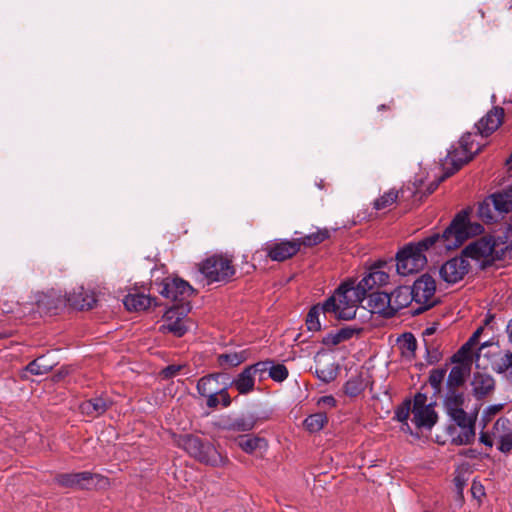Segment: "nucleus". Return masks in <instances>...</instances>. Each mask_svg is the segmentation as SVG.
Here are the masks:
<instances>
[{
	"mask_svg": "<svg viewBox=\"0 0 512 512\" xmlns=\"http://www.w3.org/2000/svg\"><path fill=\"white\" fill-rule=\"evenodd\" d=\"M466 371L461 366L452 367L448 379L447 386L449 390H456V388L462 386L465 382Z\"/></svg>",
	"mask_w": 512,
	"mask_h": 512,
	"instance_id": "f704fd0d",
	"label": "nucleus"
},
{
	"mask_svg": "<svg viewBox=\"0 0 512 512\" xmlns=\"http://www.w3.org/2000/svg\"><path fill=\"white\" fill-rule=\"evenodd\" d=\"M185 316L186 313L181 314L180 309H168L164 315L166 323L162 328L173 333L177 337H182L188 330Z\"/></svg>",
	"mask_w": 512,
	"mask_h": 512,
	"instance_id": "f3484780",
	"label": "nucleus"
},
{
	"mask_svg": "<svg viewBox=\"0 0 512 512\" xmlns=\"http://www.w3.org/2000/svg\"><path fill=\"white\" fill-rule=\"evenodd\" d=\"M448 416L459 426V428L475 424L476 421V417L468 415L463 408L450 412Z\"/></svg>",
	"mask_w": 512,
	"mask_h": 512,
	"instance_id": "79ce46f5",
	"label": "nucleus"
},
{
	"mask_svg": "<svg viewBox=\"0 0 512 512\" xmlns=\"http://www.w3.org/2000/svg\"><path fill=\"white\" fill-rule=\"evenodd\" d=\"M93 480H97L96 485L101 487H105L109 484V481L106 477L100 474H93L88 471L78 473H63L58 474L55 477L56 483L63 487L89 488L90 482Z\"/></svg>",
	"mask_w": 512,
	"mask_h": 512,
	"instance_id": "9d476101",
	"label": "nucleus"
},
{
	"mask_svg": "<svg viewBox=\"0 0 512 512\" xmlns=\"http://www.w3.org/2000/svg\"><path fill=\"white\" fill-rule=\"evenodd\" d=\"M237 445L246 453L254 454L256 452H263L267 449V442L264 438L251 436V435H241L236 438Z\"/></svg>",
	"mask_w": 512,
	"mask_h": 512,
	"instance_id": "aec40b11",
	"label": "nucleus"
},
{
	"mask_svg": "<svg viewBox=\"0 0 512 512\" xmlns=\"http://www.w3.org/2000/svg\"><path fill=\"white\" fill-rule=\"evenodd\" d=\"M495 381L492 376L482 373H475L472 380L473 393L477 398H482L491 393L494 389Z\"/></svg>",
	"mask_w": 512,
	"mask_h": 512,
	"instance_id": "412c9836",
	"label": "nucleus"
},
{
	"mask_svg": "<svg viewBox=\"0 0 512 512\" xmlns=\"http://www.w3.org/2000/svg\"><path fill=\"white\" fill-rule=\"evenodd\" d=\"M318 404L334 407L336 405V400L333 396H323L319 399Z\"/></svg>",
	"mask_w": 512,
	"mask_h": 512,
	"instance_id": "5fc2aeb1",
	"label": "nucleus"
},
{
	"mask_svg": "<svg viewBox=\"0 0 512 512\" xmlns=\"http://www.w3.org/2000/svg\"><path fill=\"white\" fill-rule=\"evenodd\" d=\"M483 327H479L469 338V340L453 355V362H461L469 360L471 357V350L478 344L480 335L483 332Z\"/></svg>",
	"mask_w": 512,
	"mask_h": 512,
	"instance_id": "cd10ccee",
	"label": "nucleus"
},
{
	"mask_svg": "<svg viewBox=\"0 0 512 512\" xmlns=\"http://www.w3.org/2000/svg\"><path fill=\"white\" fill-rule=\"evenodd\" d=\"M193 287L186 281L180 278L167 279L160 290V294L165 298L178 302L173 308L180 309L181 314L187 313L190 310L188 299L193 295Z\"/></svg>",
	"mask_w": 512,
	"mask_h": 512,
	"instance_id": "6e6552de",
	"label": "nucleus"
},
{
	"mask_svg": "<svg viewBox=\"0 0 512 512\" xmlns=\"http://www.w3.org/2000/svg\"><path fill=\"white\" fill-rule=\"evenodd\" d=\"M501 406H492L490 410H493V412H498L500 410Z\"/></svg>",
	"mask_w": 512,
	"mask_h": 512,
	"instance_id": "680f3d73",
	"label": "nucleus"
},
{
	"mask_svg": "<svg viewBox=\"0 0 512 512\" xmlns=\"http://www.w3.org/2000/svg\"><path fill=\"white\" fill-rule=\"evenodd\" d=\"M464 404V395L456 390H449L445 399V409L447 414L462 409Z\"/></svg>",
	"mask_w": 512,
	"mask_h": 512,
	"instance_id": "72a5a7b5",
	"label": "nucleus"
},
{
	"mask_svg": "<svg viewBox=\"0 0 512 512\" xmlns=\"http://www.w3.org/2000/svg\"><path fill=\"white\" fill-rule=\"evenodd\" d=\"M464 455L469 457V458H477L478 456V453L476 450L474 449H468L464 452Z\"/></svg>",
	"mask_w": 512,
	"mask_h": 512,
	"instance_id": "4d7b16f0",
	"label": "nucleus"
},
{
	"mask_svg": "<svg viewBox=\"0 0 512 512\" xmlns=\"http://www.w3.org/2000/svg\"><path fill=\"white\" fill-rule=\"evenodd\" d=\"M386 263L379 262L371 266L367 274L360 280L367 293L376 287L383 286L389 281V274L384 270Z\"/></svg>",
	"mask_w": 512,
	"mask_h": 512,
	"instance_id": "dca6fc26",
	"label": "nucleus"
},
{
	"mask_svg": "<svg viewBox=\"0 0 512 512\" xmlns=\"http://www.w3.org/2000/svg\"><path fill=\"white\" fill-rule=\"evenodd\" d=\"M111 405L112 401L109 398L98 396L82 402L79 409L82 414L96 418L104 414Z\"/></svg>",
	"mask_w": 512,
	"mask_h": 512,
	"instance_id": "6ab92c4d",
	"label": "nucleus"
},
{
	"mask_svg": "<svg viewBox=\"0 0 512 512\" xmlns=\"http://www.w3.org/2000/svg\"><path fill=\"white\" fill-rule=\"evenodd\" d=\"M289 375L288 369L283 364H271L269 377L276 382H283Z\"/></svg>",
	"mask_w": 512,
	"mask_h": 512,
	"instance_id": "09e8293b",
	"label": "nucleus"
},
{
	"mask_svg": "<svg viewBox=\"0 0 512 512\" xmlns=\"http://www.w3.org/2000/svg\"><path fill=\"white\" fill-rule=\"evenodd\" d=\"M492 433L489 434L487 432H482L480 434V442L483 443L484 445L488 446V447H492L493 446V441H492Z\"/></svg>",
	"mask_w": 512,
	"mask_h": 512,
	"instance_id": "603ef678",
	"label": "nucleus"
},
{
	"mask_svg": "<svg viewBox=\"0 0 512 512\" xmlns=\"http://www.w3.org/2000/svg\"><path fill=\"white\" fill-rule=\"evenodd\" d=\"M472 493L473 495H477V493L483 494V487L482 485H477L476 483H473L472 485Z\"/></svg>",
	"mask_w": 512,
	"mask_h": 512,
	"instance_id": "6e6d98bb",
	"label": "nucleus"
},
{
	"mask_svg": "<svg viewBox=\"0 0 512 512\" xmlns=\"http://www.w3.org/2000/svg\"><path fill=\"white\" fill-rule=\"evenodd\" d=\"M178 445L182 447L190 456L201 463L211 466H223L228 462V458L222 455L212 444L203 442L199 437L185 435L180 437Z\"/></svg>",
	"mask_w": 512,
	"mask_h": 512,
	"instance_id": "20e7f679",
	"label": "nucleus"
},
{
	"mask_svg": "<svg viewBox=\"0 0 512 512\" xmlns=\"http://www.w3.org/2000/svg\"><path fill=\"white\" fill-rule=\"evenodd\" d=\"M361 330L351 327H344L336 332H331L323 338V343L327 346H336L344 341L351 339L355 334H358Z\"/></svg>",
	"mask_w": 512,
	"mask_h": 512,
	"instance_id": "a878e982",
	"label": "nucleus"
},
{
	"mask_svg": "<svg viewBox=\"0 0 512 512\" xmlns=\"http://www.w3.org/2000/svg\"><path fill=\"white\" fill-rule=\"evenodd\" d=\"M492 248L493 254L491 255V262L504 260L512 251V241L507 240L506 237L493 236Z\"/></svg>",
	"mask_w": 512,
	"mask_h": 512,
	"instance_id": "c756f323",
	"label": "nucleus"
},
{
	"mask_svg": "<svg viewBox=\"0 0 512 512\" xmlns=\"http://www.w3.org/2000/svg\"><path fill=\"white\" fill-rule=\"evenodd\" d=\"M327 421L328 418L326 414L319 412L308 416L304 421V425L310 432H318L324 427Z\"/></svg>",
	"mask_w": 512,
	"mask_h": 512,
	"instance_id": "e433bc0d",
	"label": "nucleus"
},
{
	"mask_svg": "<svg viewBox=\"0 0 512 512\" xmlns=\"http://www.w3.org/2000/svg\"><path fill=\"white\" fill-rule=\"evenodd\" d=\"M368 295L360 281L356 284L354 280H349L335 291L323 303L325 312L334 313L335 317L342 320H351L355 317L358 305Z\"/></svg>",
	"mask_w": 512,
	"mask_h": 512,
	"instance_id": "f03ea898",
	"label": "nucleus"
},
{
	"mask_svg": "<svg viewBox=\"0 0 512 512\" xmlns=\"http://www.w3.org/2000/svg\"><path fill=\"white\" fill-rule=\"evenodd\" d=\"M493 439L499 442L498 449L507 453L512 450V422L507 418H499L492 428Z\"/></svg>",
	"mask_w": 512,
	"mask_h": 512,
	"instance_id": "ddd939ff",
	"label": "nucleus"
},
{
	"mask_svg": "<svg viewBox=\"0 0 512 512\" xmlns=\"http://www.w3.org/2000/svg\"><path fill=\"white\" fill-rule=\"evenodd\" d=\"M248 358V352L242 350L240 352L223 353L217 356V362L223 369H229L236 367L246 361Z\"/></svg>",
	"mask_w": 512,
	"mask_h": 512,
	"instance_id": "bb28decb",
	"label": "nucleus"
},
{
	"mask_svg": "<svg viewBox=\"0 0 512 512\" xmlns=\"http://www.w3.org/2000/svg\"><path fill=\"white\" fill-rule=\"evenodd\" d=\"M483 232V226L471 222L466 210L458 213L443 234H433L416 243H408L396 254V270L399 275L408 276L422 270L427 264L425 252L436 243L442 242L451 250L462 245L468 238Z\"/></svg>",
	"mask_w": 512,
	"mask_h": 512,
	"instance_id": "f257e3e1",
	"label": "nucleus"
},
{
	"mask_svg": "<svg viewBox=\"0 0 512 512\" xmlns=\"http://www.w3.org/2000/svg\"><path fill=\"white\" fill-rule=\"evenodd\" d=\"M67 302L71 307L78 310H88L93 308L96 300L93 295L89 294L81 287L78 292L69 294Z\"/></svg>",
	"mask_w": 512,
	"mask_h": 512,
	"instance_id": "5701e85b",
	"label": "nucleus"
},
{
	"mask_svg": "<svg viewBox=\"0 0 512 512\" xmlns=\"http://www.w3.org/2000/svg\"><path fill=\"white\" fill-rule=\"evenodd\" d=\"M330 237L328 229H319L316 232L305 235L304 237L296 238L299 243V249L301 246L313 247L318 245Z\"/></svg>",
	"mask_w": 512,
	"mask_h": 512,
	"instance_id": "2f4dec72",
	"label": "nucleus"
},
{
	"mask_svg": "<svg viewBox=\"0 0 512 512\" xmlns=\"http://www.w3.org/2000/svg\"><path fill=\"white\" fill-rule=\"evenodd\" d=\"M458 157H463V154H461V152H459Z\"/></svg>",
	"mask_w": 512,
	"mask_h": 512,
	"instance_id": "e2e57ef3",
	"label": "nucleus"
},
{
	"mask_svg": "<svg viewBox=\"0 0 512 512\" xmlns=\"http://www.w3.org/2000/svg\"><path fill=\"white\" fill-rule=\"evenodd\" d=\"M427 397L424 394L418 393L413 400L412 408V422L419 429H431L436 421L437 414L430 404H426Z\"/></svg>",
	"mask_w": 512,
	"mask_h": 512,
	"instance_id": "1a4fd4ad",
	"label": "nucleus"
},
{
	"mask_svg": "<svg viewBox=\"0 0 512 512\" xmlns=\"http://www.w3.org/2000/svg\"><path fill=\"white\" fill-rule=\"evenodd\" d=\"M272 361L271 360H265V361H259L255 364L247 366V368H251V372L255 376L258 374L260 378H263L264 374L266 372H270Z\"/></svg>",
	"mask_w": 512,
	"mask_h": 512,
	"instance_id": "3c124183",
	"label": "nucleus"
},
{
	"mask_svg": "<svg viewBox=\"0 0 512 512\" xmlns=\"http://www.w3.org/2000/svg\"><path fill=\"white\" fill-rule=\"evenodd\" d=\"M208 283L229 281L235 274L232 260L222 255H213L198 266Z\"/></svg>",
	"mask_w": 512,
	"mask_h": 512,
	"instance_id": "0eeeda50",
	"label": "nucleus"
},
{
	"mask_svg": "<svg viewBox=\"0 0 512 512\" xmlns=\"http://www.w3.org/2000/svg\"><path fill=\"white\" fill-rule=\"evenodd\" d=\"M494 210L499 214H506L512 211V189L494 193L490 196Z\"/></svg>",
	"mask_w": 512,
	"mask_h": 512,
	"instance_id": "c85d7f7f",
	"label": "nucleus"
},
{
	"mask_svg": "<svg viewBox=\"0 0 512 512\" xmlns=\"http://www.w3.org/2000/svg\"><path fill=\"white\" fill-rule=\"evenodd\" d=\"M399 345L402 351V354L405 356H411L415 353L417 348L416 338L411 333H405L399 339Z\"/></svg>",
	"mask_w": 512,
	"mask_h": 512,
	"instance_id": "a19ab883",
	"label": "nucleus"
},
{
	"mask_svg": "<svg viewBox=\"0 0 512 512\" xmlns=\"http://www.w3.org/2000/svg\"><path fill=\"white\" fill-rule=\"evenodd\" d=\"M370 302L374 304L373 311L376 313H383L387 316H392L391 311V296L385 292H373L369 294Z\"/></svg>",
	"mask_w": 512,
	"mask_h": 512,
	"instance_id": "393cba45",
	"label": "nucleus"
},
{
	"mask_svg": "<svg viewBox=\"0 0 512 512\" xmlns=\"http://www.w3.org/2000/svg\"><path fill=\"white\" fill-rule=\"evenodd\" d=\"M494 212V204L490 197L486 198L483 202L479 203L477 215L482 221L487 223L495 221L496 217Z\"/></svg>",
	"mask_w": 512,
	"mask_h": 512,
	"instance_id": "c9c22d12",
	"label": "nucleus"
},
{
	"mask_svg": "<svg viewBox=\"0 0 512 512\" xmlns=\"http://www.w3.org/2000/svg\"><path fill=\"white\" fill-rule=\"evenodd\" d=\"M493 370L498 374H503L511 370L512 374V351L505 349L500 351L493 362Z\"/></svg>",
	"mask_w": 512,
	"mask_h": 512,
	"instance_id": "473e14b6",
	"label": "nucleus"
},
{
	"mask_svg": "<svg viewBox=\"0 0 512 512\" xmlns=\"http://www.w3.org/2000/svg\"><path fill=\"white\" fill-rule=\"evenodd\" d=\"M220 373H213L201 377L197 382L198 393L206 398V405L209 408H216L219 403L224 407L231 404V398L227 389L220 388L219 377Z\"/></svg>",
	"mask_w": 512,
	"mask_h": 512,
	"instance_id": "423d86ee",
	"label": "nucleus"
},
{
	"mask_svg": "<svg viewBox=\"0 0 512 512\" xmlns=\"http://www.w3.org/2000/svg\"><path fill=\"white\" fill-rule=\"evenodd\" d=\"M413 403L410 400L403 402L395 410V418L409 429L408 419L410 413H412Z\"/></svg>",
	"mask_w": 512,
	"mask_h": 512,
	"instance_id": "a18cd8bd",
	"label": "nucleus"
},
{
	"mask_svg": "<svg viewBox=\"0 0 512 512\" xmlns=\"http://www.w3.org/2000/svg\"><path fill=\"white\" fill-rule=\"evenodd\" d=\"M503 119L504 109L496 106L489 110L475 126L482 137H487L500 127Z\"/></svg>",
	"mask_w": 512,
	"mask_h": 512,
	"instance_id": "4468645a",
	"label": "nucleus"
},
{
	"mask_svg": "<svg viewBox=\"0 0 512 512\" xmlns=\"http://www.w3.org/2000/svg\"><path fill=\"white\" fill-rule=\"evenodd\" d=\"M445 376H446L445 368H437V369L431 370L430 375H429V384L434 389V392L436 394H439L441 392L442 383L444 381Z\"/></svg>",
	"mask_w": 512,
	"mask_h": 512,
	"instance_id": "c03bdc74",
	"label": "nucleus"
},
{
	"mask_svg": "<svg viewBox=\"0 0 512 512\" xmlns=\"http://www.w3.org/2000/svg\"><path fill=\"white\" fill-rule=\"evenodd\" d=\"M477 134L465 133L459 140V147L448 151L442 162L443 169H446V176H452L463 165L473 159L483 147V144L476 141Z\"/></svg>",
	"mask_w": 512,
	"mask_h": 512,
	"instance_id": "7ed1b4c3",
	"label": "nucleus"
},
{
	"mask_svg": "<svg viewBox=\"0 0 512 512\" xmlns=\"http://www.w3.org/2000/svg\"><path fill=\"white\" fill-rule=\"evenodd\" d=\"M506 332H507L509 341L512 343V319L509 321V323L506 327Z\"/></svg>",
	"mask_w": 512,
	"mask_h": 512,
	"instance_id": "13d9d810",
	"label": "nucleus"
},
{
	"mask_svg": "<svg viewBox=\"0 0 512 512\" xmlns=\"http://www.w3.org/2000/svg\"><path fill=\"white\" fill-rule=\"evenodd\" d=\"M337 367L331 360L318 359L316 361L315 374L324 383H330L337 377Z\"/></svg>",
	"mask_w": 512,
	"mask_h": 512,
	"instance_id": "b1692460",
	"label": "nucleus"
},
{
	"mask_svg": "<svg viewBox=\"0 0 512 512\" xmlns=\"http://www.w3.org/2000/svg\"><path fill=\"white\" fill-rule=\"evenodd\" d=\"M460 433L453 438V443L456 445H467L475 439V424L468 425L467 427H461Z\"/></svg>",
	"mask_w": 512,
	"mask_h": 512,
	"instance_id": "ea45409f",
	"label": "nucleus"
},
{
	"mask_svg": "<svg viewBox=\"0 0 512 512\" xmlns=\"http://www.w3.org/2000/svg\"><path fill=\"white\" fill-rule=\"evenodd\" d=\"M435 328L434 327H430V328H427L424 332L425 335H432L434 332H435Z\"/></svg>",
	"mask_w": 512,
	"mask_h": 512,
	"instance_id": "bf43d9fd",
	"label": "nucleus"
},
{
	"mask_svg": "<svg viewBox=\"0 0 512 512\" xmlns=\"http://www.w3.org/2000/svg\"><path fill=\"white\" fill-rule=\"evenodd\" d=\"M468 272V263L464 258L456 257L444 263L440 269L442 279L447 283H456Z\"/></svg>",
	"mask_w": 512,
	"mask_h": 512,
	"instance_id": "2eb2a0df",
	"label": "nucleus"
},
{
	"mask_svg": "<svg viewBox=\"0 0 512 512\" xmlns=\"http://www.w3.org/2000/svg\"><path fill=\"white\" fill-rule=\"evenodd\" d=\"M390 296L392 315L403 308H409L412 314L414 300L410 286L397 287Z\"/></svg>",
	"mask_w": 512,
	"mask_h": 512,
	"instance_id": "a211bd4d",
	"label": "nucleus"
},
{
	"mask_svg": "<svg viewBox=\"0 0 512 512\" xmlns=\"http://www.w3.org/2000/svg\"><path fill=\"white\" fill-rule=\"evenodd\" d=\"M152 299L144 294H128L124 298V306L129 311H141L150 307Z\"/></svg>",
	"mask_w": 512,
	"mask_h": 512,
	"instance_id": "7c9ffc66",
	"label": "nucleus"
},
{
	"mask_svg": "<svg viewBox=\"0 0 512 512\" xmlns=\"http://www.w3.org/2000/svg\"><path fill=\"white\" fill-rule=\"evenodd\" d=\"M44 362H45L44 357H39V358L33 360L32 362H30L27 365L26 369H27V371H29L30 373H32L34 375L46 374L52 369V365L46 364Z\"/></svg>",
	"mask_w": 512,
	"mask_h": 512,
	"instance_id": "49530a36",
	"label": "nucleus"
},
{
	"mask_svg": "<svg viewBox=\"0 0 512 512\" xmlns=\"http://www.w3.org/2000/svg\"><path fill=\"white\" fill-rule=\"evenodd\" d=\"M251 371V368L245 367L231 382V386L234 387L239 394L245 395L254 390L255 376Z\"/></svg>",
	"mask_w": 512,
	"mask_h": 512,
	"instance_id": "4be33fe9",
	"label": "nucleus"
},
{
	"mask_svg": "<svg viewBox=\"0 0 512 512\" xmlns=\"http://www.w3.org/2000/svg\"><path fill=\"white\" fill-rule=\"evenodd\" d=\"M255 421L253 419H236L230 424V429L233 431L246 432L254 428Z\"/></svg>",
	"mask_w": 512,
	"mask_h": 512,
	"instance_id": "8fccbe9b",
	"label": "nucleus"
},
{
	"mask_svg": "<svg viewBox=\"0 0 512 512\" xmlns=\"http://www.w3.org/2000/svg\"><path fill=\"white\" fill-rule=\"evenodd\" d=\"M444 171H447L446 169H444ZM449 176H446V172H444V174L437 180V181H434L432 182L429 187H428V193L431 194L433 193L437 187L439 186V184L441 182H443L446 178H448Z\"/></svg>",
	"mask_w": 512,
	"mask_h": 512,
	"instance_id": "864d4df0",
	"label": "nucleus"
},
{
	"mask_svg": "<svg viewBox=\"0 0 512 512\" xmlns=\"http://www.w3.org/2000/svg\"><path fill=\"white\" fill-rule=\"evenodd\" d=\"M364 390L361 376L351 377L344 385V393L350 397L358 396Z\"/></svg>",
	"mask_w": 512,
	"mask_h": 512,
	"instance_id": "58836bf2",
	"label": "nucleus"
},
{
	"mask_svg": "<svg viewBox=\"0 0 512 512\" xmlns=\"http://www.w3.org/2000/svg\"><path fill=\"white\" fill-rule=\"evenodd\" d=\"M398 198V192L394 189L389 190L374 201L376 210H383L393 205Z\"/></svg>",
	"mask_w": 512,
	"mask_h": 512,
	"instance_id": "37998d69",
	"label": "nucleus"
},
{
	"mask_svg": "<svg viewBox=\"0 0 512 512\" xmlns=\"http://www.w3.org/2000/svg\"><path fill=\"white\" fill-rule=\"evenodd\" d=\"M492 247L493 236H483L466 246L463 252L467 257L482 260L484 263H491Z\"/></svg>",
	"mask_w": 512,
	"mask_h": 512,
	"instance_id": "f8f14e48",
	"label": "nucleus"
},
{
	"mask_svg": "<svg viewBox=\"0 0 512 512\" xmlns=\"http://www.w3.org/2000/svg\"><path fill=\"white\" fill-rule=\"evenodd\" d=\"M410 288L414 300L412 315H419L439 303L436 296V282L431 275H421Z\"/></svg>",
	"mask_w": 512,
	"mask_h": 512,
	"instance_id": "39448f33",
	"label": "nucleus"
},
{
	"mask_svg": "<svg viewBox=\"0 0 512 512\" xmlns=\"http://www.w3.org/2000/svg\"><path fill=\"white\" fill-rule=\"evenodd\" d=\"M264 251L272 261L283 262L295 256L299 251V243L296 238L292 240H278L267 243Z\"/></svg>",
	"mask_w": 512,
	"mask_h": 512,
	"instance_id": "9b49d317",
	"label": "nucleus"
},
{
	"mask_svg": "<svg viewBox=\"0 0 512 512\" xmlns=\"http://www.w3.org/2000/svg\"><path fill=\"white\" fill-rule=\"evenodd\" d=\"M185 370H187L186 364H171L161 370L160 376L163 379H171L181 373L186 374Z\"/></svg>",
	"mask_w": 512,
	"mask_h": 512,
	"instance_id": "de8ad7c7",
	"label": "nucleus"
},
{
	"mask_svg": "<svg viewBox=\"0 0 512 512\" xmlns=\"http://www.w3.org/2000/svg\"><path fill=\"white\" fill-rule=\"evenodd\" d=\"M386 109H391V105H385V104H382L378 107V110L379 111H382V110H386Z\"/></svg>",
	"mask_w": 512,
	"mask_h": 512,
	"instance_id": "052dcab7",
	"label": "nucleus"
},
{
	"mask_svg": "<svg viewBox=\"0 0 512 512\" xmlns=\"http://www.w3.org/2000/svg\"><path fill=\"white\" fill-rule=\"evenodd\" d=\"M324 312L323 305L313 306L307 314L306 325L309 331H318L321 329V323L319 320L320 313Z\"/></svg>",
	"mask_w": 512,
	"mask_h": 512,
	"instance_id": "4c0bfd02",
	"label": "nucleus"
},
{
	"mask_svg": "<svg viewBox=\"0 0 512 512\" xmlns=\"http://www.w3.org/2000/svg\"><path fill=\"white\" fill-rule=\"evenodd\" d=\"M425 512H428V511H425Z\"/></svg>",
	"mask_w": 512,
	"mask_h": 512,
	"instance_id": "0e129e2a",
	"label": "nucleus"
}]
</instances>
